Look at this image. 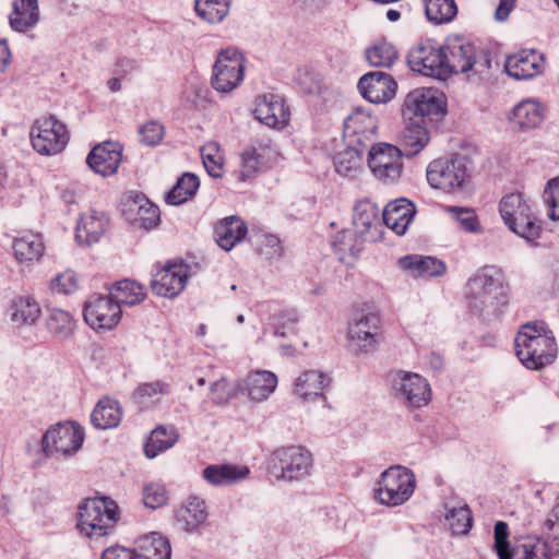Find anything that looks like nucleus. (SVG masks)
Here are the masks:
<instances>
[{"label":"nucleus","mask_w":559,"mask_h":559,"mask_svg":"<svg viewBox=\"0 0 559 559\" xmlns=\"http://www.w3.org/2000/svg\"><path fill=\"white\" fill-rule=\"evenodd\" d=\"M464 298L473 313L502 314L510 305V287L502 270L487 265L476 271L465 285Z\"/></svg>","instance_id":"obj_1"},{"label":"nucleus","mask_w":559,"mask_h":559,"mask_svg":"<svg viewBox=\"0 0 559 559\" xmlns=\"http://www.w3.org/2000/svg\"><path fill=\"white\" fill-rule=\"evenodd\" d=\"M514 344L518 358L527 369H543L554 364L558 356L554 332L542 320L521 325Z\"/></svg>","instance_id":"obj_2"},{"label":"nucleus","mask_w":559,"mask_h":559,"mask_svg":"<svg viewBox=\"0 0 559 559\" xmlns=\"http://www.w3.org/2000/svg\"><path fill=\"white\" fill-rule=\"evenodd\" d=\"M493 549L499 559H551L552 549L547 540L534 534L514 537L509 543V526L499 521L493 531Z\"/></svg>","instance_id":"obj_3"},{"label":"nucleus","mask_w":559,"mask_h":559,"mask_svg":"<svg viewBox=\"0 0 559 559\" xmlns=\"http://www.w3.org/2000/svg\"><path fill=\"white\" fill-rule=\"evenodd\" d=\"M120 510L110 498H88L79 507L78 528L87 537L107 535L118 523Z\"/></svg>","instance_id":"obj_4"},{"label":"nucleus","mask_w":559,"mask_h":559,"mask_svg":"<svg viewBox=\"0 0 559 559\" xmlns=\"http://www.w3.org/2000/svg\"><path fill=\"white\" fill-rule=\"evenodd\" d=\"M500 214L508 227L528 241H536L543 233L542 222L525 197L520 193L504 195L499 204Z\"/></svg>","instance_id":"obj_5"},{"label":"nucleus","mask_w":559,"mask_h":559,"mask_svg":"<svg viewBox=\"0 0 559 559\" xmlns=\"http://www.w3.org/2000/svg\"><path fill=\"white\" fill-rule=\"evenodd\" d=\"M445 72L467 73L481 76L489 73L491 61L487 52L464 38H454L444 47Z\"/></svg>","instance_id":"obj_6"},{"label":"nucleus","mask_w":559,"mask_h":559,"mask_svg":"<svg viewBox=\"0 0 559 559\" xmlns=\"http://www.w3.org/2000/svg\"><path fill=\"white\" fill-rule=\"evenodd\" d=\"M192 274V266L182 258L156 262L150 287L156 296L173 299L185 290Z\"/></svg>","instance_id":"obj_7"},{"label":"nucleus","mask_w":559,"mask_h":559,"mask_svg":"<svg viewBox=\"0 0 559 559\" xmlns=\"http://www.w3.org/2000/svg\"><path fill=\"white\" fill-rule=\"evenodd\" d=\"M33 148L40 155H57L64 151L70 141V131L64 122L52 115L40 116L29 130Z\"/></svg>","instance_id":"obj_8"},{"label":"nucleus","mask_w":559,"mask_h":559,"mask_svg":"<svg viewBox=\"0 0 559 559\" xmlns=\"http://www.w3.org/2000/svg\"><path fill=\"white\" fill-rule=\"evenodd\" d=\"M427 180L437 190L454 193L469 181L465 158L454 154L432 160L427 169Z\"/></svg>","instance_id":"obj_9"},{"label":"nucleus","mask_w":559,"mask_h":559,"mask_svg":"<svg viewBox=\"0 0 559 559\" xmlns=\"http://www.w3.org/2000/svg\"><path fill=\"white\" fill-rule=\"evenodd\" d=\"M312 454L301 445H286L275 449L269 461L270 473L276 479L297 480L309 474Z\"/></svg>","instance_id":"obj_10"},{"label":"nucleus","mask_w":559,"mask_h":559,"mask_svg":"<svg viewBox=\"0 0 559 559\" xmlns=\"http://www.w3.org/2000/svg\"><path fill=\"white\" fill-rule=\"evenodd\" d=\"M414 474L402 466H391L378 481L376 499L385 506L395 507L407 501L415 489Z\"/></svg>","instance_id":"obj_11"},{"label":"nucleus","mask_w":559,"mask_h":559,"mask_svg":"<svg viewBox=\"0 0 559 559\" xmlns=\"http://www.w3.org/2000/svg\"><path fill=\"white\" fill-rule=\"evenodd\" d=\"M246 59L235 47L222 49L213 67L212 86L222 93L235 90L243 80Z\"/></svg>","instance_id":"obj_12"},{"label":"nucleus","mask_w":559,"mask_h":559,"mask_svg":"<svg viewBox=\"0 0 559 559\" xmlns=\"http://www.w3.org/2000/svg\"><path fill=\"white\" fill-rule=\"evenodd\" d=\"M83 318L94 331H111L120 323L122 309L110 294L93 295L84 305Z\"/></svg>","instance_id":"obj_13"},{"label":"nucleus","mask_w":559,"mask_h":559,"mask_svg":"<svg viewBox=\"0 0 559 559\" xmlns=\"http://www.w3.org/2000/svg\"><path fill=\"white\" fill-rule=\"evenodd\" d=\"M382 336V322L378 311L356 309L348 326V338L359 350L372 352Z\"/></svg>","instance_id":"obj_14"},{"label":"nucleus","mask_w":559,"mask_h":559,"mask_svg":"<svg viewBox=\"0 0 559 559\" xmlns=\"http://www.w3.org/2000/svg\"><path fill=\"white\" fill-rule=\"evenodd\" d=\"M403 153L399 146L389 143L373 144L368 153V166L381 181L394 182L403 171Z\"/></svg>","instance_id":"obj_15"},{"label":"nucleus","mask_w":559,"mask_h":559,"mask_svg":"<svg viewBox=\"0 0 559 559\" xmlns=\"http://www.w3.org/2000/svg\"><path fill=\"white\" fill-rule=\"evenodd\" d=\"M84 441L83 428L74 421L59 423L50 427L43 437L47 454L68 455L76 452Z\"/></svg>","instance_id":"obj_16"},{"label":"nucleus","mask_w":559,"mask_h":559,"mask_svg":"<svg viewBox=\"0 0 559 559\" xmlns=\"http://www.w3.org/2000/svg\"><path fill=\"white\" fill-rule=\"evenodd\" d=\"M404 106L415 117L433 120L447 111V98L442 92L433 87H419L409 92Z\"/></svg>","instance_id":"obj_17"},{"label":"nucleus","mask_w":559,"mask_h":559,"mask_svg":"<svg viewBox=\"0 0 559 559\" xmlns=\"http://www.w3.org/2000/svg\"><path fill=\"white\" fill-rule=\"evenodd\" d=\"M444 47L427 39L420 41L411 52V64L424 75L435 76L445 72Z\"/></svg>","instance_id":"obj_18"},{"label":"nucleus","mask_w":559,"mask_h":559,"mask_svg":"<svg viewBox=\"0 0 559 559\" xmlns=\"http://www.w3.org/2000/svg\"><path fill=\"white\" fill-rule=\"evenodd\" d=\"M253 112L260 122L274 129L285 128L290 119V111L284 98L273 93L258 96Z\"/></svg>","instance_id":"obj_19"},{"label":"nucleus","mask_w":559,"mask_h":559,"mask_svg":"<svg viewBox=\"0 0 559 559\" xmlns=\"http://www.w3.org/2000/svg\"><path fill=\"white\" fill-rule=\"evenodd\" d=\"M123 214L139 227L151 230L160 223V212L144 194H130L123 201Z\"/></svg>","instance_id":"obj_20"},{"label":"nucleus","mask_w":559,"mask_h":559,"mask_svg":"<svg viewBox=\"0 0 559 559\" xmlns=\"http://www.w3.org/2000/svg\"><path fill=\"white\" fill-rule=\"evenodd\" d=\"M358 88L364 98L370 103L383 104L394 98L397 84L391 75L374 71L359 80Z\"/></svg>","instance_id":"obj_21"},{"label":"nucleus","mask_w":559,"mask_h":559,"mask_svg":"<svg viewBox=\"0 0 559 559\" xmlns=\"http://www.w3.org/2000/svg\"><path fill=\"white\" fill-rule=\"evenodd\" d=\"M46 252L43 235L33 230H23L13 238L12 253L23 265L31 266L40 262Z\"/></svg>","instance_id":"obj_22"},{"label":"nucleus","mask_w":559,"mask_h":559,"mask_svg":"<svg viewBox=\"0 0 559 559\" xmlns=\"http://www.w3.org/2000/svg\"><path fill=\"white\" fill-rule=\"evenodd\" d=\"M397 390L409 407L420 408L431 401V389L427 380L418 373L400 372Z\"/></svg>","instance_id":"obj_23"},{"label":"nucleus","mask_w":559,"mask_h":559,"mask_svg":"<svg viewBox=\"0 0 559 559\" xmlns=\"http://www.w3.org/2000/svg\"><path fill=\"white\" fill-rule=\"evenodd\" d=\"M504 69L518 80L532 79L543 72L544 59L532 49H522L507 57Z\"/></svg>","instance_id":"obj_24"},{"label":"nucleus","mask_w":559,"mask_h":559,"mask_svg":"<svg viewBox=\"0 0 559 559\" xmlns=\"http://www.w3.org/2000/svg\"><path fill=\"white\" fill-rule=\"evenodd\" d=\"M109 217L105 212L90 209L80 215L75 227V238L80 243L98 242L107 233Z\"/></svg>","instance_id":"obj_25"},{"label":"nucleus","mask_w":559,"mask_h":559,"mask_svg":"<svg viewBox=\"0 0 559 559\" xmlns=\"http://www.w3.org/2000/svg\"><path fill=\"white\" fill-rule=\"evenodd\" d=\"M121 162V147L118 143L106 141L93 147L87 156L88 166L97 174L109 176L117 171Z\"/></svg>","instance_id":"obj_26"},{"label":"nucleus","mask_w":559,"mask_h":559,"mask_svg":"<svg viewBox=\"0 0 559 559\" xmlns=\"http://www.w3.org/2000/svg\"><path fill=\"white\" fill-rule=\"evenodd\" d=\"M250 467L246 464H211L202 471V477L213 486H230L249 478Z\"/></svg>","instance_id":"obj_27"},{"label":"nucleus","mask_w":559,"mask_h":559,"mask_svg":"<svg viewBox=\"0 0 559 559\" xmlns=\"http://www.w3.org/2000/svg\"><path fill=\"white\" fill-rule=\"evenodd\" d=\"M416 214L415 204L400 198L386 204L383 211L384 224L396 235H404Z\"/></svg>","instance_id":"obj_28"},{"label":"nucleus","mask_w":559,"mask_h":559,"mask_svg":"<svg viewBox=\"0 0 559 559\" xmlns=\"http://www.w3.org/2000/svg\"><path fill=\"white\" fill-rule=\"evenodd\" d=\"M330 378L320 370H306L295 381L294 393L304 401H314L324 396Z\"/></svg>","instance_id":"obj_29"},{"label":"nucleus","mask_w":559,"mask_h":559,"mask_svg":"<svg viewBox=\"0 0 559 559\" xmlns=\"http://www.w3.org/2000/svg\"><path fill=\"white\" fill-rule=\"evenodd\" d=\"M136 559H170L171 546L165 536L158 533H148L134 542Z\"/></svg>","instance_id":"obj_30"},{"label":"nucleus","mask_w":559,"mask_h":559,"mask_svg":"<svg viewBox=\"0 0 559 559\" xmlns=\"http://www.w3.org/2000/svg\"><path fill=\"white\" fill-rule=\"evenodd\" d=\"M397 265L413 276L432 277L442 275L445 272V265L442 261L432 257H423L409 254L400 258Z\"/></svg>","instance_id":"obj_31"},{"label":"nucleus","mask_w":559,"mask_h":559,"mask_svg":"<svg viewBox=\"0 0 559 559\" xmlns=\"http://www.w3.org/2000/svg\"><path fill=\"white\" fill-rule=\"evenodd\" d=\"M247 231L245 222L237 216L221 219L214 228L216 241L225 250H230L237 242L241 241Z\"/></svg>","instance_id":"obj_32"},{"label":"nucleus","mask_w":559,"mask_h":559,"mask_svg":"<svg viewBox=\"0 0 559 559\" xmlns=\"http://www.w3.org/2000/svg\"><path fill=\"white\" fill-rule=\"evenodd\" d=\"M277 385V377L266 370L250 372L245 379V389L252 401L261 402L270 396Z\"/></svg>","instance_id":"obj_33"},{"label":"nucleus","mask_w":559,"mask_h":559,"mask_svg":"<svg viewBox=\"0 0 559 559\" xmlns=\"http://www.w3.org/2000/svg\"><path fill=\"white\" fill-rule=\"evenodd\" d=\"M114 299L121 306H136L147 298L145 286L130 278H124L114 283L109 290Z\"/></svg>","instance_id":"obj_34"},{"label":"nucleus","mask_w":559,"mask_h":559,"mask_svg":"<svg viewBox=\"0 0 559 559\" xmlns=\"http://www.w3.org/2000/svg\"><path fill=\"white\" fill-rule=\"evenodd\" d=\"M543 119L542 106L535 100L526 99L514 107L510 122L519 130H530L537 128Z\"/></svg>","instance_id":"obj_35"},{"label":"nucleus","mask_w":559,"mask_h":559,"mask_svg":"<svg viewBox=\"0 0 559 559\" xmlns=\"http://www.w3.org/2000/svg\"><path fill=\"white\" fill-rule=\"evenodd\" d=\"M178 439L179 435L176 428L159 425L148 435L144 443V453L147 457L153 459L174 447Z\"/></svg>","instance_id":"obj_36"},{"label":"nucleus","mask_w":559,"mask_h":559,"mask_svg":"<svg viewBox=\"0 0 559 559\" xmlns=\"http://www.w3.org/2000/svg\"><path fill=\"white\" fill-rule=\"evenodd\" d=\"M122 418V411L119 403L110 397H103L94 407L91 419L92 424L99 429L117 427Z\"/></svg>","instance_id":"obj_37"},{"label":"nucleus","mask_w":559,"mask_h":559,"mask_svg":"<svg viewBox=\"0 0 559 559\" xmlns=\"http://www.w3.org/2000/svg\"><path fill=\"white\" fill-rule=\"evenodd\" d=\"M37 0H13L10 24L19 32L32 27L38 20Z\"/></svg>","instance_id":"obj_38"},{"label":"nucleus","mask_w":559,"mask_h":559,"mask_svg":"<svg viewBox=\"0 0 559 559\" xmlns=\"http://www.w3.org/2000/svg\"><path fill=\"white\" fill-rule=\"evenodd\" d=\"M200 187L199 177L192 173H183L175 186L167 192L165 201L170 205H181L191 200Z\"/></svg>","instance_id":"obj_39"},{"label":"nucleus","mask_w":559,"mask_h":559,"mask_svg":"<svg viewBox=\"0 0 559 559\" xmlns=\"http://www.w3.org/2000/svg\"><path fill=\"white\" fill-rule=\"evenodd\" d=\"M266 153L267 150L265 147H249L245 150L241 154L239 169L236 171L238 179L240 181L252 179L264 169L266 166Z\"/></svg>","instance_id":"obj_40"},{"label":"nucleus","mask_w":559,"mask_h":559,"mask_svg":"<svg viewBox=\"0 0 559 559\" xmlns=\"http://www.w3.org/2000/svg\"><path fill=\"white\" fill-rule=\"evenodd\" d=\"M41 314L38 301L29 296H19L11 305V320L19 325L35 323Z\"/></svg>","instance_id":"obj_41"},{"label":"nucleus","mask_w":559,"mask_h":559,"mask_svg":"<svg viewBox=\"0 0 559 559\" xmlns=\"http://www.w3.org/2000/svg\"><path fill=\"white\" fill-rule=\"evenodd\" d=\"M46 328L53 338L63 341L73 335L76 322L70 312L52 309L46 321Z\"/></svg>","instance_id":"obj_42"},{"label":"nucleus","mask_w":559,"mask_h":559,"mask_svg":"<svg viewBox=\"0 0 559 559\" xmlns=\"http://www.w3.org/2000/svg\"><path fill=\"white\" fill-rule=\"evenodd\" d=\"M207 519L205 502L197 497L190 498L178 511V520L183 523L187 531H193Z\"/></svg>","instance_id":"obj_43"},{"label":"nucleus","mask_w":559,"mask_h":559,"mask_svg":"<svg viewBox=\"0 0 559 559\" xmlns=\"http://www.w3.org/2000/svg\"><path fill=\"white\" fill-rule=\"evenodd\" d=\"M429 142V134L426 128L419 124L406 127L400 135L399 144L406 155L419 153Z\"/></svg>","instance_id":"obj_44"},{"label":"nucleus","mask_w":559,"mask_h":559,"mask_svg":"<svg viewBox=\"0 0 559 559\" xmlns=\"http://www.w3.org/2000/svg\"><path fill=\"white\" fill-rule=\"evenodd\" d=\"M427 19L433 24H444L457 14L455 0H423Z\"/></svg>","instance_id":"obj_45"},{"label":"nucleus","mask_w":559,"mask_h":559,"mask_svg":"<svg viewBox=\"0 0 559 559\" xmlns=\"http://www.w3.org/2000/svg\"><path fill=\"white\" fill-rule=\"evenodd\" d=\"M201 157L207 174L214 178L223 177L226 158L218 143L207 142L201 147Z\"/></svg>","instance_id":"obj_46"},{"label":"nucleus","mask_w":559,"mask_h":559,"mask_svg":"<svg viewBox=\"0 0 559 559\" xmlns=\"http://www.w3.org/2000/svg\"><path fill=\"white\" fill-rule=\"evenodd\" d=\"M231 0H195L194 9L202 20L219 23L228 14Z\"/></svg>","instance_id":"obj_47"},{"label":"nucleus","mask_w":559,"mask_h":559,"mask_svg":"<svg viewBox=\"0 0 559 559\" xmlns=\"http://www.w3.org/2000/svg\"><path fill=\"white\" fill-rule=\"evenodd\" d=\"M368 62L374 67H391L397 59L399 55L394 46L388 41H378L367 51Z\"/></svg>","instance_id":"obj_48"},{"label":"nucleus","mask_w":559,"mask_h":559,"mask_svg":"<svg viewBox=\"0 0 559 559\" xmlns=\"http://www.w3.org/2000/svg\"><path fill=\"white\" fill-rule=\"evenodd\" d=\"M449 528L455 535L466 534L472 527V513L467 506L451 508L445 515Z\"/></svg>","instance_id":"obj_49"},{"label":"nucleus","mask_w":559,"mask_h":559,"mask_svg":"<svg viewBox=\"0 0 559 559\" xmlns=\"http://www.w3.org/2000/svg\"><path fill=\"white\" fill-rule=\"evenodd\" d=\"M344 127L345 131L352 135L364 134L376 128L371 115L361 109H355L345 120Z\"/></svg>","instance_id":"obj_50"},{"label":"nucleus","mask_w":559,"mask_h":559,"mask_svg":"<svg viewBox=\"0 0 559 559\" xmlns=\"http://www.w3.org/2000/svg\"><path fill=\"white\" fill-rule=\"evenodd\" d=\"M272 326L274 333L282 337L296 335L298 331V317L294 310H284L273 316Z\"/></svg>","instance_id":"obj_51"},{"label":"nucleus","mask_w":559,"mask_h":559,"mask_svg":"<svg viewBox=\"0 0 559 559\" xmlns=\"http://www.w3.org/2000/svg\"><path fill=\"white\" fill-rule=\"evenodd\" d=\"M53 294L71 295L79 288V280L73 271L66 270L57 274L49 283Z\"/></svg>","instance_id":"obj_52"},{"label":"nucleus","mask_w":559,"mask_h":559,"mask_svg":"<svg viewBox=\"0 0 559 559\" xmlns=\"http://www.w3.org/2000/svg\"><path fill=\"white\" fill-rule=\"evenodd\" d=\"M447 212L455 218L462 229L469 233H476L480 229L478 216L473 209L449 206Z\"/></svg>","instance_id":"obj_53"},{"label":"nucleus","mask_w":559,"mask_h":559,"mask_svg":"<svg viewBox=\"0 0 559 559\" xmlns=\"http://www.w3.org/2000/svg\"><path fill=\"white\" fill-rule=\"evenodd\" d=\"M236 386L222 378L215 381L210 389L209 400L216 405L227 404L236 395Z\"/></svg>","instance_id":"obj_54"},{"label":"nucleus","mask_w":559,"mask_h":559,"mask_svg":"<svg viewBox=\"0 0 559 559\" xmlns=\"http://www.w3.org/2000/svg\"><path fill=\"white\" fill-rule=\"evenodd\" d=\"M543 528L552 552L559 555V503L549 512Z\"/></svg>","instance_id":"obj_55"},{"label":"nucleus","mask_w":559,"mask_h":559,"mask_svg":"<svg viewBox=\"0 0 559 559\" xmlns=\"http://www.w3.org/2000/svg\"><path fill=\"white\" fill-rule=\"evenodd\" d=\"M139 135L141 142L145 145H158L164 140L165 128L158 121L151 120L140 127Z\"/></svg>","instance_id":"obj_56"},{"label":"nucleus","mask_w":559,"mask_h":559,"mask_svg":"<svg viewBox=\"0 0 559 559\" xmlns=\"http://www.w3.org/2000/svg\"><path fill=\"white\" fill-rule=\"evenodd\" d=\"M168 496L164 486L159 484H147L143 488V502L151 509L162 508L167 503Z\"/></svg>","instance_id":"obj_57"},{"label":"nucleus","mask_w":559,"mask_h":559,"mask_svg":"<svg viewBox=\"0 0 559 559\" xmlns=\"http://www.w3.org/2000/svg\"><path fill=\"white\" fill-rule=\"evenodd\" d=\"M135 70V64L130 60H120L116 63L112 78L108 79L107 87L116 93L121 90L122 81Z\"/></svg>","instance_id":"obj_58"},{"label":"nucleus","mask_w":559,"mask_h":559,"mask_svg":"<svg viewBox=\"0 0 559 559\" xmlns=\"http://www.w3.org/2000/svg\"><path fill=\"white\" fill-rule=\"evenodd\" d=\"M544 199L549 207V216L552 219H559V177L547 182Z\"/></svg>","instance_id":"obj_59"},{"label":"nucleus","mask_w":559,"mask_h":559,"mask_svg":"<svg viewBox=\"0 0 559 559\" xmlns=\"http://www.w3.org/2000/svg\"><path fill=\"white\" fill-rule=\"evenodd\" d=\"M168 393V386L159 381L143 383L136 389V396L141 402L147 400L158 401L159 396Z\"/></svg>","instance_id":"obj_60"},{"label":"nucleus","mask_w":559,"mask_h":559,"mask_svg":"<svg viewBox=\"0 0 559 559\" xmlns=\"http://www.w3.org/2000/svg\"><path fill=\"white\" fill-rule=\"evenodd\" d=\"M358 162L357 152L346 150L335 157L336 169L341 174H347L350 169L356 168Z\"/></svg>","instance_id":"obj_61"},{"label":"nucleus","mask_w":559,"mask_h":559,"mask_svg":"<svg viewBox=\"0 0 559 559\" xmlns=\"http://www.w3.org/2000/svg\"><path fill=\"white\" fill-rule=\"evenodd\" d=\"M100 559H136V556L133 548L114 545L103 551Z\"/></svg>","instance_id":"obj_62"},{"label":"nucleus","mask_w":559,"mask_h":559,"mask_svg":"<svg viewBox=\"0 0 559 559\" xmlns=\"http://www.w3.org/2000/svg\"><path fill=\"white\" fill-rule=\"evenodd\" d=\"M516 3L518 0H499L495 10V19L500 22L507 21L516 7Z\"/></svg>","instance_id":"obj_63"},{"label":"nucleus","mask_w":559,"mask_h":559,"mask_svg":"<svg viewBox=\"0 0 559 559\" xmlns=\"http://www.w3.org/2000/svg\"><path fill=\"white\" fill-rule=\"evenodd\" d=\"M11 63V51L5 40H0V71Z\"/></svg>","instance_id":"obj_64"}]
</instances>
